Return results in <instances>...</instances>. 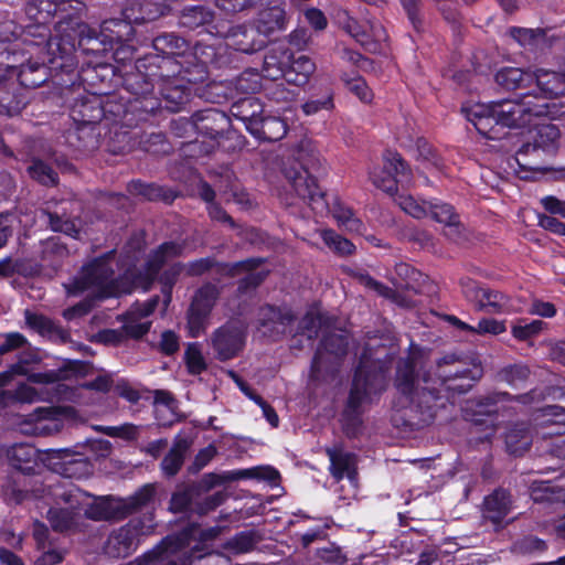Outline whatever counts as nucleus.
Returning <instances> with one entry per match:
<instances>
[{
  "mask_svg": "<svg viewBox=\"0 0 565 565\" xmlns=\"http://www.w3.org/2000/svg\"><path fill=\"white\" fill-rule=\"evenodd\" d=\"M394 385L399 396L391 420L401 430L428 427L451 405L452 396L438 384L431 371L418 373L412 358L398 361Z\"/></svg>",
  "mask_w": 565,
  "mask_h": 565,
  "instance_id": "obj_1",
  "label": "nucleus"
},
{
  "mask_svg": "<svg viewBox=\"0 0 565 565\" xmlns=\"http://www.w3.org/2000/svg\"><path fill=\"white\" fill-rule=\"evenodd\" d=\"M388 372L386 361L372 358L367 348L363 350L340 415L341 429L347 438L356 439L363 434L365 405L379 399L386 391Z\"/></svg>",
  "mask_w": 565,
  "mask_h": 565,
  "instance_id": "obj_2",
  "label": "nucleus"
},
{
  "mask_svg": "<svg viewBox=\"0 0 565 565\" xmlns=\"http://www.w3.org/2000/svg\"><path fill=\"white\" fill-rule=\"evenodd\" d=\"M247 478V469L236 471L209 472L200 479L177 484L171 494L169 511L205 516L225 503L230 493L225 488L233 481Z\"/></svg>",
  "mask_w": 565,
  "mask_h": 565,
  "instance_id": "obj_3",
  "label": "nucleus"
},
{
  "mask_svg": "<svg viewBox=\"0 0 565 565\" xmlns=\"http://www.w3.org/2000/svg\"><path fill=\"white\" fill-rule=\"evenodd\" d=\"M323 171L319 154L303 142L294 151L292 158L281 164V173L297 198L320 213L327 211L329 205L327 193L317 182Z\"/></svg>",
  "mask_w": 565,
  "mask_h": 565,
  "instance_id": "obj_4",
  "label": "nucleus"
},
{
  "mask_svg": "<svg viewBox=\"0 0 565 565\" xmlns=\"http://www.w3.org/2000/svg\"><path fill=\"white\" fill-rule=\"evenodd\" d=\"M156 493V486L147 483L128 498L102 497L89 507L86 514L94 521L124 520L149 508L154 501Z\"/></svg>",
  "mask_w": 565,
  "mask_h": 565,
  "instance_id": "obj_5",
  "label": "nucleus"
},
{
  "mask_svg": "<svg viewBox=\"0 0 565 565\" xmlns=\"http://www.w3.org/2000/svg\"><path fill=\"white\" fill-rule=\"evenodd\" d=\"M41 360L39 351L29 347L20 352L18 361L11 364L12 372H15L17 375H28L29 381L35 384H53L73 377H84L93 370V364L88 361L65 359L54 370L28 374L26 366L38 364Z\"/></svg>",
  "mask_w": 565,
  "mask_h": 565,
  "instance_id": "obj_6",
  "label": "nucleus"
},
{
  "mask_svg": "<svg viewBox=\"0 0 565 565\" xmlns=\"http://www.w3.org/2000/svg\"><path fill=\"white\" fill-rule=\"evenodd\" d=\"M118 68L107 62L84 64L79 71L71 74V78L58 79L57 86L62 89L83 87L89 95L104 96L118 86Z\"/></svg>",
  "mask_w": 565,
  "mask_h": 565,
  "instance_id": "obj_7",
  "label": "nucleus"
},
{
  "mask_svg": "<svg viewBox=\"0 0 565 565\" xmlns=\"http://www.w3.org/2000/svg\"><path fill=\"white\" fill-rule=\"evenodd\" d=\"M460 362L459 355L449 353L436 361V372L433 375L452 397L469 392L476 382L483 376V367L480 363L471 366H456Z\"/></svg>",
  "mask_w": 565,
  "mask_h": 565,
  "instance_id": "obj_8",
  "label": "nucleus"
},
{
  "mask_svg": "<svg viewBox=\"0 0 565 565\" xmlns=\"http://www.w3.org/2000/svg\"><path fill=\"white\" fill-rule=\"evenodd\" d=\"M154 83L134 66L131 71L119 73L118 86L130 94L132 111H139V118L147 120L161 108V99L154 94Z\"/></svg>",
  "mask_w": 565,
  "mask_h": 565,
  "instance_id": "obj_9",
  "label": "nucleus"
},
{
  "mask_svg": "<svg viewBox=\"0 0 565 565\" xmlns=\"http://www.w3.org/2000/svg\"><path fill=\"white\" fill-rule=\"evenodd\" d=\"M78 47L70 34L55 35L49 42L45 51H40L41 58L45 60L51 70V78L57 86L58 79L71 78L78 66Z\"/></svg>",
  "mask_w": 565,
  "mask_h": 565,
  "instance_id": "obj_10",
  "label": "nucleus"
},
{
  "mask_svg": "<svg viewBox=\"0 0 565 565\" xmlns=\"http://www.w3.org/2000/svg\"><path fill=\"white\" fill-rule=\"evenodd\" d=\"M297 316L290 309H280L266 305L259 308L257 313V330L273 341H278L285 335L292 337V349L301 350L303 343L295 335Z\"/></svg>",
  "mask_w": 565,
  "mask_h": 565,
  "instance_id": "obj_11",
  "label": "nucleus"
},
{
  "mask_svg": "<svg viewBox=\"0 0 565 565\" xmlns=\"http://www.w3.org/2000/svg\"><path fill=\"white\" fill-rule=\"evenodd\" d=\"M510 394L507 392H494L467 402L463 408V417L484 436L481 439H490L495 431L499 402L507 401Z\"/></svg>",
  "mask_w": 565,
  "mask_h": 565,
  "instance_id": "obj_12",
  "label": "nucleus"
},
{
  "mask_svg": "<svg viewBox=\"0 0 565 565\" xmlns=\"http://www.w3.org/2000/svg\"><path fill=\"white\" fill-rule=\"evenodd\" d=\"M142 519H131L127 524L113 531L105 544V553L114 558H125L131 555L139 545V537L148 534L152 527L153 514Z\"/></svg>",
  "mask_w": 565,
  "mask_h": 565,
  "instance_id": "obj_13",
  "label": "nucleus"
},
{
  "mask_svg": "<svg viewBox=\"0 0 565 565\" xmlns=\"http://www.w3.org/2000/svg\"><path fill=\"white\" fill-rule=\"evenodd\" d=\"M42 461L50 470L65 478L82 479L94 470L88 457L71 448L44 450Z\"/></svg>",
  "mask_w": 565,
  "mask_h": 565,
  "instance_id": "obj_14",
  "label": "nucleus"
},
{
  "mask_svg": "<svg viewBox=\"0 0 565 565\" xmlns=\"http://www.w3.org/2000/svg\"><path fill=\"white\" fill-rule=\"evenodd\" d=\"M220 295L218 287L212 282H205L195 290L186 310V324L192 338H196L204 332Z\"/></svg>",
  "mask_w": 565,
  "mask_h": 565,
  "instance_id": "obj_15",
  "label": "nucleus"
},
{
  "mask_svg": "<svg viewBox=\"0 0 565 565\" xmlns=\"http://www.w3.org/2000/svg\"><path fill=\"white\" fill-rule=\"evenodd\" d=\"M291 58V50L284 44L274 43L273 47L260 58L254 56L249 60V75H259L269 81L284 78L286 68Z\"/></svg>",
  "mask_w": 565,
  "mask_h": 565,
  "instance_id": "obj_16",
  "label": "nucleus"
},
{
  "mask_svg": "<svg viewBox=\"0 0 565 565\" xmlns=\"http://www.w3.org/2000/svg\"><path fill=\"white\" fill-rule=\"evenodd\" d=\"M259 108V114L253 109L249 115V134L259 141L276 142L287 134V124L284 119L276 116L263 115L259 98L249 96V108Z\"/></svg>",
  "mask_w": 565,
  "mask_h": 565,
  "instance_id": "obj_17",
  "label": "nucleus"
},
{
  "mask_svg": "<svg viewBox=\"0 0 565 565\" xmlns=\"http://www.w3.org/2000/svg\"><path fill=\"white\" fill-rule=\"evenodd\" d=\"M409 175V166L403 157L398 152L386 151L383 168L379 172H372L371 180L377 189L394 195L398 191V178L407 179Z\"/></svg>",
  "mask_w": 565,
  "mask_h": 565,
  "instance_id": "obj_18",
  "label": "nucleus"
},
{
  "mask_svg": "<svg viewBox=\"0 0 565 565\" xmlns=\"http://www.w3.org/2000/svg\"><path fill=\"white\" fill-rule=\"evenodd\" d=\"M102 107L103 119L110 121L114 126L137 127L140 122L147 121L146 118H139V111H132L128 98L125 99L111 93L102 96Z\"/></svg>",
  "mask_w": 565,
  "mask_h": 565,
  "instance_id": "obj_19",
  "label": "nucleus"
},
{
  "mask_svg": "<svg viewBox=\"0 0 565 565\" xmlns=\"http://www.w3.org/2000/svg\"><path fill=\"white\" fill-rule=\"evenodd\" d=\"M212 347L215 358L227 361L235 358L244 347V332L233 323H226L214 331Z\"/></svg>",
  "mask_w": 565,
  "mask_h": 565,
  "instance_id": "obj_20",
  "label": "nucleus"
},
{
  "mask_svg": "<svg viewBox=\"0 0 565 565\" xmlns=\"http://www.w3.org/2000/svg\"><path fill=\"white\" fill-rule=\"evenodd\" d=\"M153 264L154 263L149 258L142 269H128L122 276L116 278V280L111 281L108 286H114L116 297L121 294H130L137 288L148 291L160 273V269H153Z\"/></svg>",
  "mask_w": 565,
  "mask_h": 565,
  "instance_id": "obj_21",
  "label": "nucleus"
},
{
  "mask_svg": "<svg viewBox=\"0 0 565 565\" xmlns=\"http://www.w3.org/2000/svg\"><path fill=\"white\" fill-rule=\"evenodd\" d=\"M196 131L212 140H218L232 127L231 118L217 108L199 110L193 115Z\"/></svg>",
  "mask_w": 565,
  "mask_h": 565,
  "instance_id": "obj_22",
  "label": "nucleus"
},
{
  "mask_svg": "<svg viewBox=\"0 0 565 565\" xmlns=\"http://www.w3.org/2000/svg\"><path fill=\"white\" fill-rule=\"evenodd\" d=\"M349 351V337L341 332H323L319 345L313 354L310 372L312 377H318L321 372L324 353L337 359H343Z\"/></svg>",
  "mask_w": 565,
  "mask_h": 565,
  "instance_id": "obj_23",
  "label": "nucleus"
},
{
  "mask_svg": "<svg viewBox=\"0 0 565 565\" xmlns=\"http://www.w3.org/2000/svg\"><path fill=\"white\" fill-rule=\"evenodd\" d=\"M533 87L524 92L533 99H554L565 94V78L557 72L537 68L533 71Z\"/></svg>",
  "mask_w": 565,
  "mask_h": 565,
  "instance_id": "obj_24",
  "label": "nucleus"
},
{
  "mask_svg": "<svg viewBox=\"0 0 565 565\" xmlns=\"http://www.w3.org/2000/svg\"><path fill=\"white\" fill-rule=\"evenodd\" d=\"M171 7L152 0H127L121 9V15L134 24H143L167 15Z\"/></svg>",
  "mask_w": 565,
  "mask_h": 565,
  "instance_id": "obj_25",
  "label": "nucleus"
},
{
  "mask_svg": "<svg viewBox=\"0 0 565 565\" xmlns=\"http://www.w3.org/2000/svg\"><path fill=\"white\" fill-rule=\"evenodd\" d=\"M487 114H494L495 124L508 128L525 127L524 110L522 103L519 100L501 99L487 104L480 108Z\"/></svg>",
  "mask_w": 565,
  "mask_h": 565,
  "instance_id": "obj_26",
  "label": "nucleus"
},
{
  "mask_svg": "<svg viewBox=\"0 0 565 565\" xmlns=\"http://www.w3.org/2000/svg\"><path fill=\"white\" fill-rule=\"evenodd\" d=\"M266 6L267 8L257 12L253 20V28L258 34L269 39L275 33L286 30L289 18L284 6L274 3Z\"/></svg>",
  "mask_w": 565,
  "mask_h": 565,
  "instance_id": "obj_27",
  "label": "nucleus"
},
{
  "mask_svg": "<svg viewBox=\"0 0 565 565\" xmlns=\"http://www.w3.org/2000/svg\"><path fill=\"white\" fill-rule=\"evenodd\" d=\"M75 127L66 132V142L81 154H87L99 148L100 127L74 122Z\"/></svg>",
  "mask_w": 565,
  "mask_h": 565,
  "instance_id": "obj_28",
  "label": "nucleus"
},
{
  "mask_svg": "<svg viewBox=\"0 0 565 565\" xmlns=\"http://www.w3.org/2000/svg\"><path fill=\"white\" fill-rule=\"evenodd\" d=\"M513 510V497L510 489L495 488L484 497L482 502L483 516L494 524H499Z\"/></svg>",
  "mask_w": 565,
  "mask_h": 565,
  "instance_id": "obj_29",
  "label": "nucleus"
},
{
  "mask_svg": "<svg viewBox=\"0 0 565 565\" xmlns=\"http://www.w3.org/2000/svg\"><path fill=\"white\" fill-rule=\"evenodd\" d=\"M28 103V96L18 83L11 79H0V115L17 116Z\"/></svg>",
  "mask_w": 565,
  "mask_h": 565,
  "instance_id": "obj_30",
  "label": "nucleus"
},
{
  "mask_svg": "<svg viewBox=\"0 0 565 565\" xmlns=\"http://www.w3.org/2000/svg\"><path fill=\"white\" fill-rule=\"evenodd\" d=\"M214 21L215 11L203 4L184 7L179 15V25L191 31L202 29L213 33Z\"/></svg>",
  "mask_w": 565,
  "mask_h": 565,
  "instance_id": "obj_31",
  "label": "nucleus"
},
{
  "mask_svg": "<svg viewBox=\"0 0 565 565\" xmlns=\"http://www.w3.org/2000/svg\"><path fill=\"white\" fill-rule=\"evenodd\" d=\"M103 114L102 96L88 94L86 97L75 99L70 116L74 122L99 126Z\"/></svg>",
  "mask_w": 565,
  "mask_h": 565,
  "instance_id": "obj_32",
  "label": "nucleus"
},
{
  "mask_svg": "<svg viewBox=\"0 0 565 565\" xmlns=\"http://www.w3.org/2000/svg\"><path fill=\"white\" fill-rule=\"evenodd\" d=\"M134 128L124 125L113 126L106 140L107 151L116 156L131 152L142 142Z\"/></svg>",
  "mask_w": 565,
  "mask_h": 565,
  "instance_id": "obj_33",
  "label": "nucleus"
},
{
  "mask_svg": "<svg viewBox=\"0 0 565 565\" xmlns=\"http://www.w3.org/2000/svg\"><path fill=\"white\" fill-rule=\"evenodd\" d=\"M24 318L26 326L42 337L52 341H58L60 343H67L71 340V334L67 330L44 315L34 313L26 309Z\"/></svg>",
  "mask_w": 565,
  "mask_h": 565,
  "instance_id": "obj_34",
  "label": "nucleus"
},
{
  "mask_svg": "<svg viewBox=\"0 0 565 565\" xmlns=\"http://www.w3.org/2000/svg\"><path fill=\"white\" fill-rule=\"evenodd\" d=\"M114 274L115 271L106 257L95 258L83 267L82 286L79 288L85 289L96 286L98 289H102L116 280V278H113Z\"/></svg>",
  "mask_w": 565,
  "mask_h": 565,
  "instance_id": "obj_35",
  "label": "nucleus"
},
{
  "mask_svg": "<svg viewBox=\"0 0 565 565\" xmlns=\"http://www.w3.org/2000/svg\"><path fill=\"white\" fill-rule=\"evenodd\" d=\"M29 416L30 420L34 423L35 434L39 435L47 436L56 434L64 426L62 420L63 411L61 407H38Z\"/></svg>",
  "mask_w": 565,
  "mask_h": 565,
  "instance_id": "obj_36",
  "label": "nucleus"
},
{
  "mask_svg": "<svg viewBox=\"0 0 565 565\" xmlns=\"http://www.w3.org/2000/svg\"><path fill=\"white\" fill-rule=\"evenodd\" d=\"M41 62L29 60L22 63L18 71V85L22 88L34 89L47 82L51 77V70L45 60Z\"/></svg>",
  "mask_w": 565,
  "mask_h": 565,
  "instance_id": "obj_37",
  "label": "nucleus"
},
{
  "mask_svg": "<svg viewBox=\"0 0 565 565\" xmlns=\"http://www.w3.org/2000/svg\"><path fill=\"white\" fill-rule=\"evenodd\" d=\"M21 160L28 163L26 173L33 181L45 188L58 185V173L47 161L32 153H28Z\"/></svg>",
  "mask_w": 565,
  "mask_h": 565,
  "instance_id": "obj_38",
  "label": "nucleus"
},
{
  "mask_svg": "<svg viewBox=\"0 0 565 565\" xmlns=\"http://www.w3.org/2000/svg\"><path fill=\"white\" fill-rule=\"evenodd\" d=\"M127 191L130 195L141 196L147 201L163 202L171 204L177 198V193L167 186L157 183H146L141 180H132L127 184Z\"/></svg>",
  "mask_w": 565,
  "mask_h": 565,
  "instance_id": "obj_39",
  "label": "nucleus"
},
{
  "mask_svg": "<svg viewBox=\"0 0 565 565\" xmlns=\"http://www.w3.org/2000/svg\"><path fill=\"white\" fill-rule=\"evenodd\" d=\"M533 71L503 67L494 75L495 83L508 90H530L533 87Z\"/></svg>",
  "mask_w": 565,
  "mask_h": 565,
  "instance_id": "obj_40",
  "label": "nucleus"
},
{
  "mask_svg": "<svg viewBox=\"0 0 565 565\" xmlns=\"http://www.w3.org/2000/svg\"><path fill=\"white\" fill-rule=\"evenodd\" d=\"M77 47L84 54L95 56H107L113 50L111 40L100 29L99 31L87 29L81 30Z\"/></svg>",
  "mask_w": 565,
  "mask_h": 565,
  "instance_id": "obj_41",
  "label": "nucleus"
},
{
  "mask_svg": "<svg viewBox=\"0 0 565 565\" xmlns=\"http://www.w3.org/2000/svg\"><path fill=\"white\" fill-rule=\"evenodd\" d=\"M191 445L192 440L186 437L178 435L174 438L171 449L163 457L160 465L166 477H174L180 471Z\"/></svg>",
  "mask_w": 565,
  "mask_h": 565,
  "instance_id": "obj_42",
  "label": "nucleus"
},
{
  "mask_svg": "<svg viewBox=\"0 0 565 565\" xmlns=\"http://www.w3.org/2000/svg\"><path fill=\"white\" fill-rule=\"evenodd\" d=\"M10 466L24 473L35 475L38 449L29 444H15L7 452Z\"/></svg>",
  "mask_w": 565,
  "mask_h": 565,
  "instance_id": "obj_43",
  "label": "nucleus"
},
{
  "mask_svg": "<svg viewBox=\"0 0 565 565\" xmlns=\"http://www.w3.org/2000/svg\"><path fill=\"white\" fill-rule=\"evenodd\" d=\"M430 216L438 223L445 224L448 231L445 233L449 238L457 239L463 228L460 216L455 207L448 203H434L429 206Z\"/></svg>",
  "mask_w": 565,
  "mask_h": 565,
  "instance_id": "obj_44",
  "label": "nucleus"
},
{
  "mask_svg": "<svg viewBox=\"0 0 565 565\" xmlns=\"http://www.w3.org/2000/svg\"><path fill=\"white\" fill-rule=\"evenodd\" d=\"M315 71L316 63L309 56L303 54L296 56L291 51V58L286 68V82L296 86H305Z\"/></svg>",
  "mask_w": 565,
  "mask_h": 565,
  "instance_id": "obj_45",
  "label": "nucleus"
},
{
  "mask_svg": "<svg viewBox=\"0 0 565 565\" xmlns=\"http://www.w3.org/2000/svg\"><path fill=\"white\" fill-rule=\"evenodd\" d=\"M505 448L507 451L514 456H523L532 445L531 429L526 423H516L511 426L505 433Z\"/></svg>",
  "mask_w": 565,
  "mask_h": 565,
  "instance_id": "obj_46",
  "label": "nucleus"
},
{
  "mask_svg": "<svg viewBox=\"0 0 565 565\" xmlns=\"http://www.w3.org/2000/svg\"><path fill=\"white\" fill-rule=\"evenodd\" d=\"M110 297H116V289L114 286H106L102 289H97L96 292L87 296L78 303L66 308L62 313L63 318L66 320L82 318L88 315L95 308L97 301H102Z\"/></svg>",
  "mask_w": 565,
  "mask_h": 565,
  "instance_id": "obj_47",
  "label": "nucleus"
},
{
  "mask_svg": "<svg viewBox=\"0 0 565 565\" xmlns=\"http://www.w3.org/2000/svg\"><path fill=\"white\" fill-rule=\"evenodd\" d=\"M32 475L13 469L2 484L3 492L7 497L17 503L24 501L32 491V484L29 477Z\"/></svg>",
  "mask_w": 565,
  "mask_h": 565,
  "instance_id": "obj_48",
  "label": "nucleus"
},
{
  "mask_svg": "<svg viewBox=\"0 0 565 565\" xmlns=\"http://www.w3.org/2000/svg\"><path fill=\"white\" fill-rule=\"evenodd\" d=\"M132 25L131 21L121 15L104 20L100 28L115 46V44L126 43L135 38L136 31Z\"/></svg>",
  "mask_w": 565,
  "mask_h": 565,
  "instance_id": "obj_49",
  "label": "nucleus"
},
{
  "mask_svg": "<svg viewBox=\"0 0 565 565\" xmlns=\"http://www.w3.org/2000/svg\"><path fill=\"white\" fill-rule=\"evenodd\" d=\"M161 102L166 103V108L172 113L180 111L191 99V88L178 84L175 81L167 82L160 89Z\"/></svg>",
  "mask_w": 565,
  "mask_h": 565,
  "instance_id": "obj_50",
  "label": "nucleus"
},
{
  "mask_svg": "<svg viewBox=\"0 0 565 565\" xmlns=\"http://www.w3.org/2000/svg\"><path fill=\"white\" fill-rule=\"evenodd\" d=\"M152 47L161 55L175 58L177 56L183 57L184 53L189 50L190 44L184 38L173 32H164L152 40Z\"/></svg>",
  "mask_w": 565,
  "mask_h": 565,
  "instance_id": "obj_51",
  "label": "nucleus"
},
{
  "mask_svg": "<svg viewBox=\"0 0 565 565\" xmlns=\"http://www.w3.org/2000/svg\"><path fill=\"white\" fill-rule=\"evenodd\" d=\"M153 399L154 405L164 406L166 409L170 413V417L166 418L161 415L162 411L160 408L156 409V418L160 426L170 427L175 422L183 419V416L178 413L179 402L171 392L166 390H154Z\"/></svg>",
  "mask_w": 565,
  "mask_h": 565,
  "instance_id": "obj_52",
  "label": "nucleus"
},
{
  "mask_svg": "<svg viewBox=\"0 0 565 565\" xmlns=\"http://www.w3.org/2000/svg\"><path fill=\"white\" fill-rule=\"evenodd\" d=\"M326 454L330 459V473L333 478L341 480L345 475L351 477V473H355L352 469L355 459L354 454L345 452L341 447L327 448Z\"/></svg>",
  "mask_w": 565,
  "mask_h": 565,
  "instance_id": "obj_53",
  "label": "nucleus"
},
{
  "mask_svg": "<svg viewBox=\"0 0 565 565\" xmlns=\"http://www.w3.org/2000/svg\"><path fill=\"white\" fill-rule=\"evenodd\" d=\"M487 104H478L470 109L466 110V117L467 119L473 124L477 131L484 136L488 139H495L494 136V126L495 124V117L494 114H487L486 111H481L479 108L486 107Z\"/></svg>",
  "mask_w": 565,
  "mask_h": 565,
  "instance_id": "obj_54",
  "label": "nucleus"
},
{
  "mask_svg": "<svg viewBox=\"0 0 565 565\" xmlns=\"http://www.w3.org/2000/svg\"><path fill=\"white\" fill-rule=\"evenodd\" d=\"M68 256V248L60 237H50L41 242V262L51 267H56L62 259Z\"/></svg>",
  "mask_w": 565,
  "mask_h": 565,
  "instance_id": "obj_55",
  "label": "nucleus"
},
{
  "mask_svg": "<svg viewBox=\"0 0 565 565\" xmlns=\"http://www.w3.org/2000/svg\"><path fill=\"white\" fill-rule=\"evenodd\" d=\"M186 241L182 242H163L150 255V259L154 263L153 269H162L169 259L178 258L184 255Z\"/></svg>",
  "mask_w": 565,
  "mask_h": 565,
  "instance_id": "obj_56",
  "label": "nucleus"
},
{
  "mask_svg": "<svg viewBox=\"0 0 565 565\" xmlns=\"http://www.w3.org/2000/svg\"><path fill=\"white\" fill-rule=\"evenodd\" d=\"M192 533V529H186L178 535L164 537L157 547L159 552L153 551L152 554L157 555L166 553L173 555L180 553L177 559L180 563L179 557L182 556V554L185 552L184 550L190 545ZM188 552H191V548ZM148 556H151V553H148Z\"/></svg>",
  "mask_w": 565,
  "mask_h": 565,
  "instance_id": "obj_57",
  "label": "nucleus"
},
{
  "mask_svg": "<svg viewBox=\"0 0 565 565\" xmlns=\"http://www.w3.org/2000/svg\"><path fill=\"white\" fill-rule=\"evenodd\" d=\"M395 273L403 281L399 287L415 294L420 292V286L428 278L422 271L406 263L396 264Z\"/></svg>",
  "mask_w": 565,
  "mask_h": 565,
  "instance_id": "obj_58",
  "label": "nucleus"
},
{
  "mask_svg": "<svg viewBox=\"0 0 565 565\" xmlns=\"http://www.w3.org/2000/svg\"><path fill=\"white\" fill-rule=\"evenodd\" d=\"M535 501L565 502V475L562 472L556 482H542L540 487L534 489Z\"/></svg>",
  "mask_w": 565,
  "mask_h": 565,
  "instance_id": "obj_59",
  "label": "nucleus"
},
{
  "mask_svg": "<svg viewBox=\"0 0 565 565\" xmlns=\"http://www.w3.org/2000/svg\"><path fill=\"white\" fill-rule=\"evenodd\" d=\"M180 66L182 67V72L179 75L180 81L189 84H199L209 77V70L200 64L196 58L194 60L191 54L183 56V60L180 61Z\"/></svg>",
  "mask_w": 565,
  "mask_h": 565,
  "instance_id": "obj_60",
  "label": "nucleus"
},
{
  "mask_svg": "<svg viewBox=\"0 0 565 565\" xmlns=\"http://www.w3.org/2000/svg\"><path fill=\"white\" fill-rule=\"evenodd\" d=\"M531 97L522 93L520 98L524 110L525 126L530 125L533 117H552L554 115L552 111V108H555L554 104L545 102L546 99L532 100Z\"/></svg>",
  "mask_w": 565,
  "mask_h": 565,
  "instance_id": "obj_61",
  "label": "nucleus"
},
{
  "mask_svg": "<svg viewBox=\"0 0 565 565\" xmlns=\"http://www.w3.org/2000/svg\"><path fill=\"white\" fill-rule=\"evenodd\" d=\"M507 301L508 297L503 292L491 288H483L476 310L488 313H502Z\"/></svg>",
  "mask_w": 565,
  "mask_h": 565,
  "instance_id": "obj_62",
  "label": "nucleus"
},
{
  "mask_svg": "<svg viewBox=\"0 0 565 565\" xmlns=\"http://www.w3.org/2000/svg\"><path fill=\"white\" fill-rule=\"evenodd\" d=\"M320 236L324 245L339 256L353 254L355 246L345 237L331 228L322 230Z\"/></svg>",
  "mask_w": 565,
  "mask_h": 565,
  "instance_id": "obj_63",
  "label": "nucleus"
},
{
  "mask_svg": "<svg viewBox=\"0 0 565 565\" xmlns=\"http://www.w3.org/2000/svg\"><path fill=\"white\" fill-rule=\"evenodd\" d=\"M315 557L320 565H345L349 561L347 554L335 543L317 548Z\"/></svg>",
  "mask_w": 565,
  "mask_h": 565,
  "instance_id": "obj_64",
  "label": "nucleus"
}]
</instances>
